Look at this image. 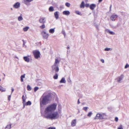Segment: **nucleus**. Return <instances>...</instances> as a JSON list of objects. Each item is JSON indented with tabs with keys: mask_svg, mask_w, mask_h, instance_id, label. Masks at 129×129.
<instances>
[{
	"mask_svg": "<svg viewBox=\"0 0 129 129\" xmlns=\"http://www.w3.org/2000/svg\"><path fill=\"white\" fill-rule=\"evenodd\" d=\"M56 106V104H53L46 108L44 111L45 118L53 119H57L59 117V115L57 112H53L55 110Z\"/></svg>",
	"mask_w": 129,
	"mask_h": 129,
	"instance_id": "nucleus-1",
	"label": "nucleus"
},
{
	"mask_svg": "<svg viewBox=\"0 0 129 129\" xmlns=\"http://www.w3.org/2000/svg\"><path fill=\"white\" fill-rule=\"evenodd\" d=\"M51 97V95L50 94H44L40 99L41 106L42 105H46L48 103Z\"/></svg>",
	"mask_w": 129,
	"mask_h": 129,
	"instance_id": "nucleus-2",
	"label": "nucleus"
},
{
	"mask_svg": "<svg viewBox=\"0 0 129 129\" xmlns=\"http://www.w3.org/2000/svg\"><path fill=\"white\" fill-rule=\"evenodd\" d=\"M60 61V60H58V58L55 59V63L52 67V70L53 72H57L58 71L59 68L58 66Z\"/></svg>",
	"mask_w": 129,
	"mask_h": 129,
	"instance_id": "nucleus-3",
	"label": "nucleus"
},
{
	"mask_svg": "<svg viewBox=\"0 0 129 129\" xmlns=\"http://www.w3.org/2000/svg\"><path fill=\"white\" fill-rule=\"evenodd\" d=\"M107 115L105 113H97L94 118V120L107 119Z\"/></svg>",
	"mask_w": 129,
	"mask_h": 129,
	"instance_id": "nucleus-4",
	"label": "nucleus"
},
{
	"mask_svg": "<svg viewBox=\"0 0 129 129\" xmlns=\"http://www.w3.org/2000/svg\"><path fill=\"white\" fill-rule=\"evenodd\" d=\"M33 53L35 58L36 59H38L40 57V53L38 50H35L33 51Z\"/></svg>",
	"mask_w": 129,
	"mask_h": 129,
	"instance_id": "nucleus-5",
	"label": "nucleus"
},
{
	"mask_svg": "<svg viewBox=\"0 0 129 129\" xmlns=\"http://www.w3.org/2000/svg\"><path fill=\"white\" fill-rule=\"evenodd\" d=\"M41 34L43 38L45 39H47L49 36L48 34L47 33L46 31L44 30L42 31Z\"/></svg>",
	"mask_w": 129,
	"mask_h": 129,
	"instance_id": "nucleus-6",
	"label": "nucleus"
},
{
	"mask_svg": "<svg viewBox=\"0 0 129 129\" xmlns=\"http://www.w3.org/2000/svg\"><path fill=\"white\" fill-rule=\"evenodd\" d=\"M124 76L122 74L121 75L118 77L116 79L117 81L121 83V81L123 80L124 78Z\"/></svg>",
	"mask_w": 129,
	"mask_h": 129,
	"instance_id": "nucleus-7",
	"label": "nucleus"
},
{
	"mask_svg": "<svg viewBox=\"0 0 129 129\" xmlns=\"http://www.w3.org/2000/svg\"><path fill=\"white\" fill-rule=\"evenodd\" d=\"M118 17V16L117 14H113L111 16L110 18L112 21H114Z\"/></svg>",
	"mask_w": 129,
	"mask_h": 129,
	"instance_id": "nucleus-8",
	"label": "nucleus"
},
{
	"mask_svg": "<svg viewBox=\"0 0 129 129\" xmlns=\"http://www.w3.org/2000/svg\"><path fill=\"white\" fill-rule=\"evenodd\" d=\"M13 7L15 9H18L20 7V4L19 2L16 3L13 5Z\"/></svg>",
	"mask_w": 129,
	"mask_h": 129,
	"instance_id": "nucleus-9",
	"label": "nucleus"
},
{
	"mask_svg": "<svg viewBox=\"0 0 129 129\" xmlns=\"http://www.w3.org/2000/svg\"><path fill=\"white\" fill-rule=\"evenodd\" d=\"M46 21V18L44 17L41 18L39 20V22L41 23L44 24Z\"/></svg>",
	"mask_w": 129,
	"mask_h": 129,
	"instance_id": "nucleus-10",
	"label": "nucleus"
},
{
	"mask_svg": "<svg viewBox=\"0 0 129 129\" xmlns=\"http://www.w3.org/2000/svg\"><path fill=\"white\" fill-rule=\"evenodd\" d=\"M76 120L74 119L73 120L71 123V125L72 126H74L76 125Z\"/></svg>",
	"mask_w": 129,
	"mask_h": 129,
	"instance_id": "nucleus-11",
	"label": "nucleus"
},
{
	"mask_svg": "<svg viewBox=\"0 0 129 129\" xmlns=\"http://www.w3.org/2000/svg\"><path fill=\"white\" fill-rule=\"evenodd\" d=\"M105 31L109 33L111 35H114L115 34V33L114 32L112 31H110V30L108 29H106Z\"/></svg>",
	"mask_w": 129,
	"mask_h": 129,
	"instance_id": "nucleus-12",
	"label": "nucleus"
},
{
	"mask_svg": "<svg viewBox=\"0 0 129 129\" xmlns=\"http://www.w3.org/2000/svg\"><path fill=\"white\" fill-rule=\"evenodd\" d=\"M70 14V12L69 11H65L63 12V14L66 15H68Z\"/></svg>",
	"mask_w": 129,
	"mask_h": 129,
	"instance_id": "nucleus-13",
	"label": "nucleus"
},
{
	"mask_svg": "<svg viewBox=\"0 0 129 129\" xmlns=\"http://www.w3.org/2000/svg\"><path fill=\"white\" fill-rule=\"evenodd\" d=\"M58 13L59 12L57 11H56L54 13V16L56 19H58L59 18Z\"/></svg>",
	"mask_w": 129,
	"mask_h": 129,
	"instance_id": "nucleus-14",
	"label": "nucleus"
},
{
	"mask_svg": "<svg viewBox=\"0 0 129 129\" xmlns=\"http://www.w3.org/2000/svg\"><path fill=\"white\" fill-rule=\"evenodd\" d=\"M96 7V5L95 4H92L90 6V9L91 10H93Z\"/></svg>",
	"mask_w": 129,
	"mask_h": 129,
	"instance_id": "nucleus-15",
	"label": "nucleus"
},
{
	"mask_svg": "<svg viewBox=\"0 0 129 129\" xmlns=\"http://www.w3.org/2000/svg\"><path fill=\"white\" fill-rule=\"evenodd\" d=\"M23 59L26 62H29V58L27 56L24 57Z\"/></svg>",
	"mask_w": 129,
	"mask_h": 129,
	"instance_id": "nucleus-16",
	"label": "nucleus"
},
{
	"mask_svg": "<svg viewBox=\"0 0 129 129\" xmlns=\"http://www.w3.org/2000/svg\"><path fill=\"white\" fill-rule=\"evenodd\" d=\"M23 19L22 17V14H21L20 16L18 17V20L19 21H20L23 20Z\"/></svg>",
	"mask_w": 129,
	"mask_h": 129,
	"instance_id": "nucleus-17",
	"label": "nucleus"
},
{
	"mask_svg": "<svg viewBox=\"0 0 129 129\" xmlns=\"http://www.w3.org/2000/svg\"><path fill=\"white\" fill-rule=\"evenodd\" d=\"M55 28L50 29L49 30V33L52 34H53L55 31Z\"/></svg>",
	"mask_w": 129,
	"mask_h": 129,
	"instance_id": "nucleus-18",
	"label": "nucleus"
},
{
	"mask_svg": "<svg viewBox=\"0 0 129 129\" xmlns=\"http://www.w3.org/2000/svg\"><path fill=\"white\" fill-rule=\"evenodd\" d=\"M26 99V97H25L24 95H23L22 96V99L23 101V103L24 104L25 103V100Z\"/></svg>",
	"mask_w": 129,
	"mask_h": 129,
	"instance_id": "nucleus-19",
	"label": "nucleus"
},
{
	"mask_svg": "<svg viewBox=\"0 0 129 129\" xmlns=\"http://www.w3.org/2000/svg\"><path fill=\"white\" fill-rule=\"evenodd\" d=\"M66 82V81L64 78H62L61 80L60 81V83H65Z\"/></svg>",
	"mask_w": 129,
	"mask_h": 129,
	"instance_id": "nucleus-20",
	"label": "nucleus"
},
{
	"mask_svg": "<svg viewBox=\"0 0 129 129\" xmlns=\"http://www.w3.org/2000/svg\"><path fill=\"white\" fill-rule=\"evenodd\" d=\"M112 49L111 48L107 47L104 50L105 51H112Z\"/></svg>",
	"mask_w": 129,
	"mask_h": 129,
	"instance_id": "nucleus-21",
	"label": "nucleus"
},
{
	"mask_svg": "<svg viewBox=\"0 0 129 129\" xmlns=\"http://www.w3.org/2000/svg\"><path fill=\"white\" fill-rule=\"evenodd\" d=\"M85 7L84 3V2H82L80 5V8H84Z\"/></svg>",
	"mask_w": 129,
	"mask_h": 129,
	"instance_id": "nucleus-22",
	"label": "nucleus"
},
{
	"mask_svg": "<svg viewBox=\"0 0 129 129\" xmlns=\"http://www.w3.org/2000/svg\"><path fill=\"white\" fill-rule=\"evenodd\" d=\"M49 11L51 12H52L54 10L53 7L52 6L50 7L49 8Z\"/></svg>",
	"mask_w": 129,
	"mask_h": 129,
	"instance_id": "nucleus-23",
	"label": "nucleus"
},
{
	"mask_svg": "<svg viewBox=\"0 0 129 129\" xmlns=\"http://www.w3.org/2000/svg\"><path fill=\"white\" fill-rule=\"evenodd\" d=\"M75 12L76 14L77 15H79L80 16H82V14L79 11H76Z\"/></svg>",
	"mask_w": 129,
	"mask_h": 129,
	"instance_id": "nucleus-24",
	"label": "nucleus"
},
{
	"mask_svg": "<svg viewBox=\"0 0 129 129\" xmlns=\"http://www.w3.org/2000/svg\"><path fill=\"white\" fill-rule=\"evenodd\" d=\"M0 90L1 92H4L6 91L5 89L2 87L1 86H0Z\"/></svg>",
	"mask_w": 129,
	"mask_h": 129,
	"instance_id": "nucleus-25",
	"label": "nucleus"
},
{
	"mask_svg": "<svg viewBox=\"0 0 129 129\" xmlns=\"http://www.w3.org/2000/svg\"><path fill=\"white\" fill-rule=\"evenodd\" d=\"M29 27L28 26L26 27L23 28V30L25 31H27L29 29Z\"/></svg>",
	"mask_w": 129,
	"mask_h": 129,
	"instance_id": "nucleus-26",
	"label": "nucleus"
},
{
	"mask_svg": "<svg viewBox=\"0 0 129 129\" xmlns=\"http://www.w3.org/2000/svg\"><path fill=\"white\" fill-rule=\"evenodd\" d=\"M25 74H24L23 75H22L21 76V81L22 82L23 81V78H25Z\"/></svg>",
	"mask_w": 129,
	"mask_h": 129,
	"instance_id": "nucleus-27",
	"label": "nucleus"
},
{
	"mask_svg": "<svg viewBox=\"0 0 129 129\" xmlns=\"http://www.w3.org/2000/svg\"><path fill=\"white\" fill-rule=\"evenodd\" d=\"M26 105H30L31 104V103L30 101H28L26 103H25Z\"/></svg>",
	"mask_w": 129,
	"mask_h": 129,
	"instance_id": "nucleus-28",
	"label": "nucleus"
},
{
	"mask_svg": "<svg viewBox=\"0 0 129 129\" xmlns=\"http://www.w3.org/2000/svg\"><path fill=\"white\" fill-rule=\"evenodd\" d=\"M58 77V75L57 73L55 74V75L53 76V78L54 79H57Z\"/></svg>",
	"mask_w": 129,
	"mask_h": 129,
	"instance_id": "nucleus-29",
	"label": "nucleus"
},
{
	"mask_svg": "<svg viewBox=\"0 0 129 129\" xmlns=\"http://www.w3.org/2000/svg\"><path fill=\"white\" fill-rule=\"evenodd\" d=\"M92 113L91 112H89L87 115V116H88L89 117H90L91 116V115L92 114Z\"/></svg>",
	"mask_w": 129,
	"mask_h": 129,
	"instance_id": "nucleus-30",
	"label": "nucleus"
},
{
	"mask_svg": "<svg viewBox=\"0 0 129 129\" xmlns=\"http://www.w3.org/2000/svg\"><path fill=\"white\" fill-rule=\"evenodd\" d=\"M33 1V0H24V1L25 3L26 4V3L27 2H30Z\"/></svg>",
	"mask_w": 129,
	"mask_h": 129,
	"instance_id": "nucleus-31",
	"label": "nucleus"
},
{
	"mask_svg": "<svg viewBox=\"0 0 129 129\" xmlns=\"http://www.w3.org/2000/svg\"><path fill=\"white\" fill-rule=\"evenodd\" d=\"M27 89L29 91H30L31 90V88L29 85H28L27 86Z\"/></svg>",
	"mask_w": 129,
	"mask_h": 129,
	"instance_id": "nucleus-32",
	"label": "nucleus"
},
{
	"mask_svg": "<svg viewBox=\"0 0 129 129\" xmlns=\"http://www.w3.org/2000/svg\"><path fill=\"white\" fill-rule=\"evenodd\" d=\"M66 6L68 7H69L70 6V4L68 3H66L65 4Z\"/></svg>",
	"mask_w": 129,
	"mask_h": 129,
	"instance_id": "nucleus-33",
	"label": "nucleus"
},
{
	"mask_svg": "<svg viewBox=\"0 0 129 129\" xmlns=\"http://www.w3.org/2000/svg\"><path fill=\"white\" fill-rule=\"evenodd\" d=\"M61 33L64 35V37H65L66 35V34L65 33V31L63 30H62Z\"/></svg>",
	"mask_w": 129,
	"mask_h": 129,
	"instance_id": "nucleus-34",
	"label": "nucleus"
},
{
	"mask_svg": "<svg viewBox=\"0 0 129 129\" xmlns=\"http://www.w3.org/2000/svg\"><path fill=\"white\" fill-rule=\"evenodd\" d=\"M40 27L43 29L45 28V26L44 24H43L40 26Z\"/></svg>",
	"mask_w": 129,
	"mask_h": 129,
	"instance_id": "nucleus-35",
	"label": "nucleus"
},
{
	"mask_svg": "<svg viewBox=\"0 0 129 129\" xmlns=\"http://www.w3.org/2000/svg\"><path fill=\"white\" fill-rule=\"evenodd\" d=\"M128 67H129V65L127 63L126 64L124 67L125 69H126Z\"/></svg>",
	"mask_w": 129,
	"mask_h": 129,
	"instance_id": "nucleus-36",
	"label": "nucleus"
},
{
	"mask_svg": "<svg viewBox=\"0 0 129 129\" xmlns=\"http://www.w3.org/2000/svg\"><path fill=\"white\" fill-rule=\"evenodd\" d=\"M39 89V87H35L34 88V91L35 92L37 90Z\"/></svg>",
	"mask_w": 129,
	"mask_h": 129,
	"instance_id": "nucleus-37",
	"label": "nucleus"
},
{
	"mask_svg": "<svg viewBox=\"0 0 129 129\" xmlns=\"http://www.w3.org/2000/svg\"><path fill=\"white\" fill-rule=\"evenodd\" d=\"M8 128V129L10 128H11V125H8L6 127V128Z\"/></svg>",
	"mask_w": 129,
	"mask_h": 129,
	"instance_id": "nucleus-38",
	"label": "nucleus"
},
{
	"mask_svg": "<svg viewBox=\"0 0 129 129\" xmlns=\"http://www.w3.org/2000/svg\"><path fill=\"white\" fill-rule=\"evenodd\" d=\"M118 129H123L122 126V125H120V126L118 128Z\"/></svg>",
	"mask_w": 129,
	"mask_h": 129,
	"instance_id": "nucleus-39",
	"label": "nucleus"
},
{
	"mask_svg": "<svg viewBox=\"0 0 129 129\" xmlns=\"http://www.w3.org/2000/svg\"><path fill=\"white\" fill-rule=\"evenodd\" d=\"M86 7H90V6L89 4H85V6Z\"/></svg>",
	"mask_w": 129,
	"mask_h": 129,
	"instance_id": "nucleus-40",
	"label": "nucleus"
},
{
	"mask_svg": "<svg viewBox=\"0 0 129 129\" xmlns=\"http://www.w3.org/2000/svg\"><path fill=\"white\" fill-rule=\"evenodd\" d=\"M88 109V108L87 107H85L83 108V109L85 111H86Z\"/></svg>",
	"mask_w": 129,
	"mask_h": 129,
	"instance_id": "nucleus-41",
	"label": "nucleus"
},
{
	"mask_svg": "<svg viewBox=\"0 0 129 129\" xmlns=\"http://www.w3.org/2000/svg\"><path fill=\"white\" fill-rule=\"evenodd\" d=\"M11 97V95H9L8 97V100L9 101H10V98Z\"/></svg>",
	"mask_w": 129,
	"mask_h": 129,
	"instance_id": "nucleus-42",
	"label": "nucleus"
},
{
	"mask_svg": "<svg viewBox=\"0 0 129 129\" xmlns=\"http://www.w3.org/2000/svg\"><path fill=\"white\" fill-rule=\"evenodd\" d=\"M115 120L116 122H117L118 120V118L117 117H115Z\"/></svg>",
	"mask_w": 129,
	"mask_h": 129,
	"instance_id": "nucleus-43",
	"label": "nucleus"
},
{
	"mask_svg": "<svg viewBox=\"0 0 129 129\" xmlns=\"http://www.w3.org/2000/svg\"><path fill=\"white\" fill-rule=\"evenodd\" d=\"M23 42V47H24L25 46V47H26V46L25 45V43L24 41L23 40H22Z\"/></svg>",
	"mask_w": 129,
	"mask_h": 129,
	"instance_id": "nucleus-44",
	"label": "nucleus"
},
{
	"mask_svg": "<svg viewBox=\"0 0 129 129\" xmlns=\"http://www.w3.org/2000/svg\"><path fill=\"white\" fill-rule=\"evenodd\" d=\"M101 61L103 63L104 62V60L103 59H101Z\"/></svg>",
	"mask_w": 129,
	"mask_h": 129,
	"instance_id": "nucleus-45",
	"label": "nucleus"
},
{
	"mask_svg": "<svg viewBox=\"0 0 129 129\" xmlns=\"http://www.w3.org/2000/svg\"><path fill=\"white\" fill-rule=\"evenodd\" d=\"M48 129H55V128L53 127H50L48 128Z\"/></svg>",
	"mask_w": 129,
	"mask_h": 129,
	"instance_id": "nucleus-46",
	"label": "nucleus"
},
{
	"mask_svg": "<svg viewBox=\"0 0 129 129\" xmlns=\"http://www.w3.org/2000/svg\"><path fill=\"white\" fill-rule=\"evenodd\" d=\"M11 90H12V92L11 93L12 94V92L14 91V89L13 88H11Z\"/></svg>",
	"mask_w": 129,
	"mask_h": 129,
	"instance_id": "nucleus-47",
	"label": "nucleus"
},
{
	"mask_svg": "<svg viewBox=\"0 0 129 129\" xmlns=\"http://www.w3.org/2000/svg\"><path fill=\"white\" fill-rule=\"evenodd\" d=\"M80 103L79 99H78V101L77 104H79Z\"/></svg>",
	"mask_w": 129,
	"mask_h": 129,
	"instance_id": "nucleus-48",
	"label": "nucleus"
},
{
	"mask_svg": "<svg viewBox=\"0 0 129 129\" xmlns=\"http://www.w3.org/2000/svg\"><path fill=\"white\" fill-rule=\"evenodd\" d=\"M23 104V108H24L25 107V106L26 105V104L25 103Z\"/></svg>",
	"mask_w": 129,
	"mask_h": 129,
	"instance_id": "nucleus-49",
	"label": "nucleus"
},
{
	"mask_svg": "<svg viewBox=\"0 0 129 129\" xmlns=\"http://www.w3.org/2000/svg\"><path fill=\"white\" fill-rule=\"evenodd\" d=\"M112 6V5H111L110 7V11H111V8Z\"/></svg>",
	"mask_w": 129,
	"mask_h": 129,
	"instance_id": "nucleus-50",
	"label": "nucleus"
},
{
	"mask_svg": "<svg viewBox=\"0 0 129 129\" xmlns=\"http://www.w3.org/2000/svg\"><path fill=\"white\" fill-rule=\"evenodd\" d=\"M68 81L69 82H71V80H70V79H69L68 80Z\"/></svg>",
	"mask_w": 129,
	"mask_h": 129,
	"instance_id": "nucleus-51",
	"label": "nucleus"
},
{
	"mask_svg": "<svg viewBox=\"0 0 129 129\" xmlns=\"http://www.w3.org/2000/svg\"><path fill=\"white\" fill-rule=\"evenodd\" d=\"M103 0H99V3L101 2Z\"/></svg>",
	"mask_w": 129,
	"mask_h": 129,
	"instance_id": "nucleus-52",
	"label": "nucleus"
},
{
	"mask_svg": "<svg viewBox=\"0 0 129 129\" xmlns=\"http://www.w3.org/2000/svg\"><path fill=\"white\" fill-rule=\"evenodd\" d=\"M67 48L68 49H70V47H67Z\"/></svg>",
	"mask_w": 129,
	"mask_h": 129,
	"instance_id": "nucleus-53",
	"label": "nucleus"
},
{
	"mask_svg": "<svg viewBox=\"0 0 129 129\" xmlns=\"http://www.w3.org/2000/svg\"><path fill=\"white\" fill-rule=\"evenodd\" d=\"M15 58H16L18 59V58L17 56H15Z\"/></svg>",
	"mask_w": 129,
	"mask_h": 129,
	"instance_id": "nucleus-54",
	"label": "nucleus"
},
{
	"mask_svg": "<svg viewBox=\"0 0 129 129\" xmlns=\"http://www.w3.org/2000/svg\"><path fill=\"white\" fill-rule=\"evenodd\" d=\"M11 10H13V8H11Z\"/></svg>",
	"mask_w": 129,
	"mask_h": 129,
	"instance_id": "nucleus-55",
	"label": "nucleus"
},
{
	"mask_svg": "<svg viewBox=\"0 0 129 129\" xmlns=\"http://www.w3.org/2000/svg\"><path fill=\"white\" fill-rule=\"evenodd\" d=\"M4 74V76H5V74Z\"/></svg>",
	"mask_w": 129,
	"mask_h": 129,
	"instance_id": "nucleus-56",
	"label": "nucleus"
},
{
	"mask_svg": "<svg viewBox=\"0 0 129 129\" xmlns=\"http://www.w3.org/2000/svg\"><path fill=\"white\" fill-rule=\"evenodd\" d=\"M3 79H4V78H3Z\"/></svg>",
	"mask_w": 129,
	"mask_h": 129,
	"instance_id": "nucleus-57",
	"label": "nucleus"
},
{
	"mask_svg": "<svg viewBox=\"0 0 129 129\" xmlns=\"http://www.w3.org/2000/svg\"><path fill=\"white\" fill-rule=\"evenodd\" d=\"M1 79H0V81H1Z\"/></svg>",
	"mask_w": 129,
	"mask_h": 129,
	"instance_id": "nucleus-58",
	"label": "nucleus"
}]
</instances>
